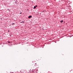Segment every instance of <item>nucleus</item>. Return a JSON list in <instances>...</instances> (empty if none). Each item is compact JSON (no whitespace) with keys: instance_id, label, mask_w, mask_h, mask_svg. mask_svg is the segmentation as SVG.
Wrapping results in <instances>:
<instances>
[{"instance_id":"obj_1","label":"nucleus","mask_w":73,"mask_h":73,"mask_svg":"<svg viewBox=\"0 0 73 73\" xmlns=\"http://www.w3.org/2000/svg\"><path fill=\"white\" fill-rule=\"evenodd\" d=\"M36 69H35L34 71H32V72L33 73H36Z\"/></svg>"},{"instance_id":"obj_2","label":"nucleus","mask_w":73,"mask_h":73,"mask_svg":"<svg viewBox=\"0 0 73 73\" xmlns=\"http://www.w3.org/2000/svg\"><path fill=\"white\" fill-rule=\"evenodd\" d=\"M36 7H37V5H36L35 6H34L33 9H36Z\"/></svg>"},{"instance_id":"obj_3","label":"nucleus","mask_w":73,"mask_h":73,"mask_svg":"<svg viewBox=\"0 0 73 73\" xmlns=\"http://www.w3.org/2000/svg\"><path fill=\"white\" fill-rule=\"evenodd\" d=\"M32 15H30V16H29L28 17V18H29V19H30L31 18H32Z\"/></svg>"},{"instance_id":"obj_4","label":"nucleus","mask_w":73,"mask_h":73,"mask_svg":"<svg viewBox=\"0 0 73 73\" xmlns=\"http://www.w3.org/2000/svg\"><path fill=\"white\" fill-rule=\"evenodd\" d=\"M17 1L16 0L15 2V3L16 4H17Z\"/></svg>"},{"instance_id":"obj_5","label":"nucleus","mask_w":73,"mask_h":73,"mask_svg":"<svg viewBox=\"0 0 73 73\" xmlns=\"http://www.w3.org/2000/svg\"><path fill=\"white\" fill-rule=\"evenodd\" d=\"M60 23H63V20H62L61 21H60Z\"/></svg>"},{"instance_id":"obj_6","label":"nucleus","mask_w":73,"mask_h":73,"mask_svg":"<svg viewBox=\"0 0 73 73\" xmlns=\"http://www.w3.org/2000/svg\"><path fill=\"white\" fill-rule=\"evenodd\" d=\"M7 10H8V11H10V10L9 9H7Z\"/></svg>"},{"instance_id":"obj_7","label":"nucleus","mask_w":73,"mask_h":73,"mask_svg":"<svg viewBox=\"0 0 73 73\" xmlns=\"http://www.w3.org/2000/svg\"><path fill=\"white\" fill-rule=\"evenodd\" d=\"M24 23V21L21 22V23Z\"/></svg>"},{"instance_id":"obj_8","label":"nucleus","mask_w":73,"mask_h":73,"mask_svg":"<svg viewBox=\"0 0 73 73\" xmlns=\"http://www.w3.org/2000/svg\"><path fill=\"white\" fill-rule=\"evenodd\" d=\"M8 32H10V30H8Z\"/></svg>"},{"instance_id":"obj_9","label":"nucleus","mask_w":73,"mask_h":73,"mask_svg":"<svg viewBox=\"0 0 73 73\" xmlns=\"http://www.w3.org/2000/svg\"><path fill=\"white\" fill-rule=\"evenodd\" d=\"M13 24H15V23H13L12 24V25H13Z\"/></svg>"},{"instance_id":"obj_10","label":"nucleus","mask_w":73,"mask_h":73,"mask_svg":"<svg viewBox=\"0 0 73 73\" xmlns=\"http://www.w3.org/2000/svg\"><path fill=\"white\" fill-rule=\"evenodd\" d=\"M22 13L21 12L20 13V14H21Z\"/></svg>"},{"instance_id":"obj_11","label":"nucleus","mask_w":73,"mask_h":73,"mask_svg":"<svg viewBox=\"0 0 73 73\" xmlns=\"http://www.w3.org/2000/svg\"><path fill=\"white\" fill-rule=\"evenodd\" d=\"M8 43H10V42H8Z\"/></svg>"},{"instance_id":"obj_12","label":"nucleus","mask_w":73,"mask_h":73,"mask_svg":"<svg viewBox=\"0 0 73 73\" xmlns=\"http://www.w3.org/2000/svg\"><path fill=\"white\" fill-rule=\"evenodd\" d=\"M3 1H4V0H2Z\"/></svg>"}]
</instances>
